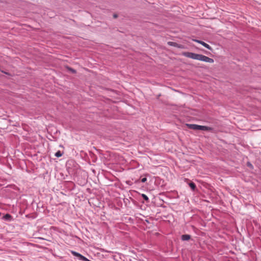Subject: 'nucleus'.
Wrapping results in <instances>:
<instances>
[{"label": "nucleus", "mask_w": 261, "mask_h": 261, "mask_svg": "<svg viewBox=\"0 0 261 261\" xmlns=\"http://www.w3.org/2000/svg\"><path fill=\"white\" fill-rule=\"evenodd\" d=\"M186 125L190 129L193 130H199V125L195 124H186Z\"/></svg>", "instance_id": "obj_3"}, {"label": "nucleus", "mask_w": 261, "mask_h": 261, "mask_svg": "<svg viewBox=\"0 0 261 261\" xmlns=\"http://www.w3.org/2000/svg\"><path fill=\"white\" fill-rule=\"evenodd\" d=\"M194 41L196 42H197V43H199V42H201V41H200V40H196V39L194 40Z\"/></svg>", "instance_id": "obj_15"}, {"label": "nucleus", "mask_w": 261, "mask_h": 261, "mask_svg": "<svg viewBox=\"0 0 261 261\" xmlns=\"http://www.w3.org/2000/svg\"><path fill=\"white\" fill-rule=\"evenodd\" d=\"M147 179L146 177H144V178H143L142 179H141V181L142 182H145L146 181Z\"/></svg>", "instance_id": "obj_13"}, {"label": "nucleus", "mask_w": 261, "mask_h": 261, "mask_svg": "<svg viewBox=\"0 0 261 261\" xmlns=\"http://www.w3.org/2000/svg\"><path fill=\"white\" fill-rule=\"evenodd\" d=\"M199 130H204V131H212L213 128L211 127L206 126L199 125Z\"/></svg>", "instance_id": "obj_4"}, {"label": "nucleus", "mask_w": 261, "mask_h": 261, "mask_svg": "<svg viewBox=\"0 0 261 261\" xmlns=\"http://www.w3.org/2000/svg\"><path fill=\"white\" fill-rule=\"evenodd\" d=\"M199 44H201L206 48H207L209 50H212V47L207 43H205L204 42L201 41V42H199Z\"/></svg>", "instance_id": "obj_6"}, {"label": "nucleus", "mask_w": 261, "mask_h": 261, "mask_svg": "<svg viewBox=\"0 0 261 261\" xmlns=\"http://www.w3.org/2000/svg\"><path fill=\"white\" fill-rule=\"evenodd\" d=\"M3 218L6 220L11 221L12 220V216L10 214H6L4 216Z\"/></svg>", "instance_id": "obj_8"}, {"label": "nucleus", "mask_w": 261, "mask_h": 261, "mask_svg": "<svg viewBox=\"0 0 261 261\" xmlns=\"http://www.w3.org/2000/svg\"><path fill=\"white\" fill-rule=\"evenodd\" d=\"M189 186L190 187V188L193 190H194L196 188V186L195 185L194 183L193 182H190L189 184Z\"/></svg>", "instance_id": "obj_9"}, {"label": "nucleus", "mask_w": 261, "mask_h": 261, "mask_svg": "<svg viewBox=\"0 0 261 261\" xmlns=\"http://www.w3.org/2000/svg\"><path fill=\"white\" fill-rule=\"evenodd\" d=\"M183 55L188 58H190L193 59L199 60L200 54H197L193 53L185 52L183 53Z\"/></svg>", "instance_id": "obj_1"}, {"label": "nucleus", "mask_w": 261, "mask_h": 261, "mask_svg": "<svg viewBox=\"0 0 261 261\" xmlns=\"http://www.w3.org/2000/svg\"><path fill=\"white\" fill-rule=\"evenodd\" d=\"M247 164L248 166L252 167V165L250 163H248Z\"/></svg>", "instance_id": "obj_16"}, {"label": "nucleus", "mask_w": 261, "mask_h": 261, "mask_svg": "<svg viewBox=\"0 0 261 261\" xmlns=\"http://www.w3.org/2000/svg\"><path fill=\"white\" fill-rule=\"evenodd\" d=\"M69 70H70L72 73H75V70L73 69H72L71 68H68Z\"/></svg>", "instance_id": "obj_12"}, {"label": "nucleus", "mask_w": 261, "mask_h": 261, "mask_svg": "<svg viewBox=\"0 0 261 261\" xmlns=\"http://www.w3.org/2000/svg\"><path fill=\"white\" fill-rule=\"evenodd\" d=\"M199 60L204 61L205 62L211 63H212L214 62V61L213 59L207 57L206 56H205L204 55H201V54H200Z\"/></svg>", "instance_id": "obj_2"}, {"label": "nucleus", "mask_w": 261, "mask_h": 261, "mask_svg": "<svg viewBox=\"0 0 261 261\" xmlns=\"http://www.w3.org/2000/svg\"><path fill=\"white\" fill-rule=\"evenodd\" d=\"M167 43L168 45H169L170 46H174L176 47L181 48H183V46L182 45L178 44L176 42L169 41V42H168Z\"/></svg>", "instance_id": "obj_5"}, {"label": "nucleus", "mask_w": 261, "mask_h": 261, "mask_svg": "<svg viewBox=\"0 0 261 261\" xmlns=\"http://www.w3.org/2000/svg\"><path fill=\"white\" fill-rule=\"evenodd\" d=\"M113 17H114V18H117V17H118V15H117V14H114V15H113Z\"/></svg>", "instance_id": "obj_14"}, {"label": "nucleus", "mask_w": 261, "mask_h": 261, "mask_svg": "<svg viewBox=\"0 0 261 261\" xmlns=\"http://www.w3.org/2000/svg\"><path fill=\"white\" fill-rule=\"evenodd\" d=\"M55 155L57 157H60L62 155V153L60 151H58L55 153Z\"/></svg>", "instance_id": "obj_10"}, {"label": "nucleus", "mask_w": 261, "mask_h": 261, "mask_svg": "<svg viewBox=\"0 0 261 261\" xmlns=\"http://www.w3.org/2000/svg\"><path fill=\"white\" fill-rule=\"evenodd\" d=\"M191 236L189 234H184L181 236V240L182 241H188L190 240Z\"/></svg>", "instance_id": "obj_7"}, {"label": "nucleus", "mask_w": 261, "mask_h": 261, "mask_svg": "<svg viewBox=\"0 0 261 261\" xmlns=\"http://www.w3.org/2000/svg\"><path fill=\"white\" fill-rule=\"evenodd\" d=\"M142 197H143L144 200H145L146 201H148V197L146 195L143 194L142 195Z\"/></svg>", "instance_id": "obj_11"}]
</instances>
